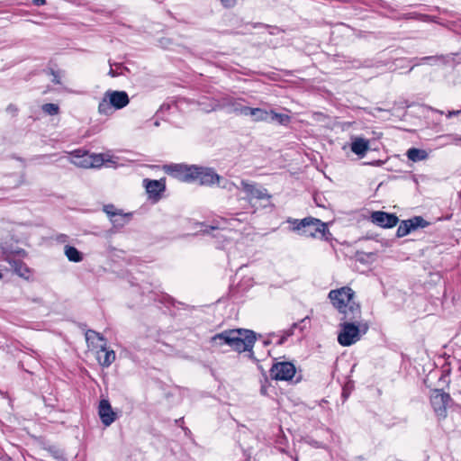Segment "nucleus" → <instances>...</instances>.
<instances>
[{
    "mask_svg": "<svg viewBox=\"0 0 461 461\" xmlns=\"http://www.w3.org/2000/svg\"><path fill=\"white\" fill-rule=\"evenodd\" d=\"M257 338V333L251 330L234 329L217 334L212 339L220 345H229L233 350L239 353L247 351L249 352V357L255 360L256 357L254 356L253 348Z\"/></svg>",
    "mask_w": 461,
    "mask_h": 461,
    "instance_id": "1",
    "label": "nucleus"
},
{
    "mask_svg": "<svg viewBox=\"0 0 461 461\" xmlns=\"http://www.w3.org/2000/svg\"><path fill=\"white\" fill-rule=\"evenodd\" d=\"M287 222L292 224L293 231L305 237L315 238L318 234L324 237L327 231V225L313 217H306L302 220L289 218Z\"/></svg>",
    "mask_w": 461,
    "mask_h": 461,
    "instance_id": "2",
    "label": "nucleus"
},
{
    "mask_svg": "<svg viewBox=\"0 0 461 461\" xmlns=\"http://www.w3.org/2000/svg\"><path fill=\"white\" fill-rule=\"evenodd\" d=\"M129 103L130 98L125 91L107 90L98 104V113L103 115H110L113 109H122Z\"/></svg>",
    "mask_w": 461,
    "mask_h": 461,
    "instance_id": "3",
    "label": "nucleus"
},
{
    "mask_svg": "<svg viewBox=\"0 0 461 461\" xmlns=\"http://www.w3.org/2000/svg\"><path fill=\"white\" fill-rule=\"evenodd\" d=\"M164 172L180 181L191 183L194 182V173L196 170V165H186L183 163L179 164H168L163 167Z\"/></svg>",
    "mask_w": 461,
    "mask_h": 461,
    "instance_id": "4",
    "label": "nucleus"
},
{
    "mask_svg": "<svg viewBox=\"0 0 461 461\" xmlns=\"http://www.w3.org/2000/svg\"><path fill=\"white\" fill-rule=\"evenodd\" d=\"M451 401L450 395L442 390H433L430 394V403L439 419L447 417V410Z\"/></svg>",
    "mask_w": 461,
    "mask_h": 461,
    "instance_id": "5",
    "label": "nucleus"
},
{
    "mask_svg": "<svg viewBox=\"0 0 461 461\" xmlns=\"http://www.w3.org/2000/svg\"><path fill=\"white\" fill-rule=\"evenodd\" d=\"M295 375V366L291 362H277L270 369V376L275 380L287 381Z\"/></svg>",
    "mask_w": 461,
    "mask_h": 461,
    "instance_id": "6",
    "label": "nucleus"
},
{
    "mask_svg": "<svg viewBox=\"0 0 461 461\" xmlns=\"http://www.w3.org/2000/svg\"><path fill=\"white\" fill-rule=\"evenodd\" d=\"M194 173V182L199 181L201 185L212 186L220 180V175L212 167L196 166Z\"/></svg>",
    "mask_w": 461,
    "mask_h": 461,
    "instance_id": "7",
    "label": "nucleus"
},
{
    "mask_svg": "<svg viewBox=\"0 0 461 461\" xmlns=\"http://www.w3.org/2000/svg\"><path fill=\"white\" fill-rule=\"evenodd\" d=\"M369 329V324L364 321L348 322V346L355 344Z\"/></svg>",
    "mask_w": 461,
    "mask_h": 461,
    "instance_id": "8",
    "label": "nucleus"
},
{
    "mask_svg": "<svg viewBox=\"0 0 461 461\" xmlns=\"http://www.w3.org/2000/svg\"><path fill=\"white\" fill-rule=\"evenodd\" d=\"M370 221L381 228L394 227L399 219L394 213H389L383 211H375L370 215Z\"/></svg>",
    "mask_w": 461,
    "mask_h": 461,
    "instance_id": "9",
    "label": "nucleus"
},
{
    "mask_svg": "<svg viewBox=\"0 0 461 461\" xmlns=\"http://www.w3.org/2000/svg\"><path fill=\"white\" fill-rule=\"evenodd\" d=\"M241 185L249 201L252 199L264 200L271 198L266 188L259 187L257 184H251L246 180H242Z\"/></svg>",
    "mask_w": 461,
    "mask_h": 461,
    "instance_id": "10",
    "label": "nucleus"
},
{
    "mask_svg": "<svg viewBox=\"0 0 461 461\" xmlns=\"http://www.w3.org/2000/svg\"><path fill=\"white\" fill-rule=\"evenodd\" d=\"M95 358L103 368H107L114 362L116 355L114 350L107 347V344L102 343L101 348L95 353Z\"/></svg>",
    "mask_w": 461,
    "mask_h": 461,
    "instance_id": "11",
    "label": "nucleus"
},
{
    "mask_svg": "<svg viewBox=\"0 0 461 461\" xmlns=\"http://www.w3.org/2000/svg\"><path fill=\"white\" fill-rule=\"evenodd\" d=\"M98 414L102 423L110 426L116 419V414L106 399H102L99 402Z\"/></svg>",
    "mask_w": 461,
    "mask_h": 461,
    "instance_id": "12",
    "label": "nucleus"
},
{
    "mask_svg": "<svg viewBox=\"0 0 461 461\" xmlns=\"http://www.w3.org/2000/svg\"><path fill=\"white\" fill-rule=\"evenodd\" d=\"M331 304L342 314L346 313V286L331 290L328 295Z\"/></svg>",
    "mask_w": 461,
    "mask_h": 461,
    "instance_id": "13",
    "label": "nucleus"
},
{
    "mask_svg": "<svg viewBox=\"0 0 461 461\" xmlns=\"http://www.w3.org/2000/svg\"><path fill=\"white\" fill-rule=\"evenodd\" d=\"M350 149L358 158H363L370 149V141L362 137L352 136Z\"/></svg>",
    "mask_w": 461,
    "mask_h": 461,
    "instance_id": "14",
    "label": "nucleus"
},
{
    "mask_svg": "<svg viewBox=\"0 0 461 461\" xmlns=\"http://www.w3.org/2000/svg\"><path fill=\"white\" fill-rule=\"evenodd\" d=\"M87 347L95 354L101 348L102 343L107 344V339L99 332L94 330H87L85 333Z\"/></svg>",
    "mask_w": 461,
    "mask_h": 461,
    "instance_id": "15",
    "label": "nucleus"
},
{
    "mask_svg": "<svg viewBox=\"0 0 461 461\" xmlns=\"http://www.w3.org/2000/svg\"><path fill=\"white\" fill-rule=\"evenodd\" d=\"M305 320L306 319H301L300 321L294 323L290 329L283 331V334L281 336L276 335L275 333L270 334V336L277 338V340L276 342V345H283L288 337L295 334V330H298L300 333L303 331V330L306 328Z\"/></svg>",
    "mask_w": 461,
    "mask_h": 461,
    "instance_id": "16",
    "label": "nucleus"
},
{
    "mask_svg": "<svg viewBox=\"0 0 461 461\" xmlns=\"http://www.w3.org/2000/svg\"><path fill=\"white\" fill-rule=\"evenodd\" d=\"M145 188L150 197H159L166 189L165 179L149 180L144 179Z\"/></svg>",
    "mask_w": 461,
    "mask_h": 461,
    "instance_id": "17",
    "label": "nucleus"
},
{
    "mask_svg": "<svg viewBox=\"0 0 461 461\" xmlns=\"http://www.w3.org/2000/svg\"><path fill=\"white\" fill-rule=\"evenodd\" d=\"M267 122H276L279 125L287 126L291 122V116L286 113H276L274 110L268 111Z\"/></svg>",
    "mask_w": 461,
    "mask_h": 461,
    "instance_id": "18",
    "label": "nucleus"
},
{
    "mask_svg": "<svg viewBox=\"0 0 461 461\" xmlns=\"http://www.w3.org/2000/svg\"><path fill=\"white\" fill-rule=\"evenodd\" d=\"M70 155V163L74 164L77 167H83V164L89 163V160L86 159V158L89 157V153L87 151L77 149L71 152Z\"/></svg>",
    "mask_w": 461,
    "mask_h": 461,
    "instance_id": "19",
    "label": "nucleus"
},
{
    "mask_svg": "<svg viewBox=\"0 0 461 461\" xmlns=\"http://www.w3.org/2000/svg\"><path fill=\"white\" fill-rule=\"evenodd\" d=\"M64 253L70 262L78 263L83 260V254L73 246L66 245Z\"/></svg>",
    "mask_w": 461,
    "mask_h": 461,
    "instance_id": "20",
    "label": "nucleus"
},
{
    "mask_svg": "<svg viewBox=\"0 0 461 461\" xmlns=\"http://www.w3.org/2000/svg\"><path fill=\"white\" fill-rule=\"evenodd\" d=\"M406 155L407 158L413 162L421 161L428 158V153L426 150L417 148L409 149Z\"/></svg>",
    "mask_w": 461,
    "mask_h": 461,
    "instance_id": "21",
    "label": "nucleus"
},
{
    "mask_svg": "<svg viewBox=\"0 0 461 461\" xmlns=\"http://www.w3.org/2000/svg\"><path fill=\"white\" fill-rule=\"evenodd\" d=\"M86 159L89 160V163L83 164V168L99 167L104 162V158L102 154H89V157L86 158Z\"/></svg>",
    "mask_w": 461,
    "mask_h": 461,
    "instance_id": "22",
    "label": "nucleus"
},
{
    "mask_svg": "<svg viewBox=\"0 0 461 461\" xmlns=\"http://www.w3.org/2000/svg\"><path fill=\"white\" fill-rule=\"evenodd\" d=\"M355 292L348 286V310L353 314L360 313V305L354 302Z\"/></svg>",
    "mask_w": 461,
    "mask_h": 461,
    "instance_id": "23",
    "label": "nucleus"
},
{
    "mask_svg": "<svg viewBox=\"0 0 461 461\" xmlns=\"http://www.w3.org/2000/svg\"><path fill=\"white\" fill-rule=\"evenodd\" d=\"M130 217V213H122V212L120 211L117 212L116 217H113L110 221L114 228H122L128 223Z\"/></svg>",
    "mask_w": 461,
    "mask_h": 461,
    "instance_id": "24",
    "label": "nucleus"
},
{
    "mask_svg": "<svg viewBox=\"0 0 461 461\" xmlns=\"http://www.w3.org/2000/svg\"><path fill=\"white\" fill-rule=\"evenodd\" d=\"M268 111L262 108H253L250 112V116L253 122H266L268 120Z\"/></svg>",
    "mask_w": 461,
    "mask_h": 461,
    "instance_id": "25",
    "label": "nucleus"
},
{
    "mask_svg": "<svg viewBox=\"0 0 461 461\" xmlns=\"http://www.w3.org/2000/svg\"><path fill=\"white\" fill-rule=\"evenodd\" d=\"M174 307L177 310L183 309L185 311V312H175L174 314H199L202 312L201 307L190 306L180 302H177L176 304L174 303Z\"/></svg>",
    "mask_w": 461,
    "mask_h": 461,
    "instance_id": "26",
    "label": "nucleus"
},
{
    "mask_svg": "<svg viewBox=\"0 0 461 461\" xmlns=\"http://www.w3.org/2000/svg\"><path fill=\"white\" fill-rule=\"evenodd\" d=\"M407 222H409V226L412 230H417L418 228H424L429 225V222L421 216H414L411 219L407 220Z\"/></svg>",
    "mask_w": 461,
    "mask_h": 461,
    "instance_id": "27",
    "label": "nucleus"
},
{
    "mask_svg": "<svg viewBox=\"0 0 461 461\" xmlns=\"http://www.w3.org/2000/svg\"><path fill=\"white\" fill-rule=\"evenodd\" d=\"M11 266L14 267L15 273H17L19 276H23L24 272H29L26 266L20 260H10L7 259Z\"/></svg>",
    "mask_w": 461,
    "mask_h": 461,
    "instance_id": "28",
    "label": "nucleus"
},
{
    "mask_svg": "<svg viewBox=\"0 0 461 461\" xmlns=\"http://www.w3.org/2000/svg\"><path fill=\"white\" fill-rule=\"evenodd\" d=\"M402 18L403 19H414V20H419V21H422V22H432L433 21L432 17H430L429 15L421 14H418V13L404 14L402 15Z\"/></svg>",
    "mask_w": 461,
    "mask_h": 461,
    "instance_id": "29",
    "label": "nucleus"
},
{
    "mask_svg": "<svg viewBox=\"0 0 461 461\" xmlns=\"http://www.w3.org/2000/svg\"><path fill=\"white\" fill-rule=\"evenodd\" d=\"M41 110L44 113L48 115H57L59 113V106L57 104H44L41 106Z\"/></svg>",
    "mask_w": 461,
    "mask_h": 461,
    "instance_id": "30",
    "label": "nucleus"
},
{
    "mask_svg": "<svg viewBox=\"0 0 461 461\" xmlns=\"http://www.w3.org/2000/svg\"><path fill=\"white\" fill-rule=\"evenodd\" d=\"M216 185L219 187L225 189L229 192H232L235 188H237V185H235V183L230 181L228 179H225L221 176H220V180L216 181Z\"/></svg>",
    "mask_w": 461,
    "mask_h": 461,
    "instance_id": "31",
    "label": "nucleus"
},
{
    "mask_svg": "<svg viewBox=\"0 0 461 461\" xmlns=\"http://www.w3.org/2000/svg\"><path fill=\"white\" fill-rule=\"evenodd\" d=\"M411 228L409 226V222L406 221H402L398 226L396 235L399 238L404 237L408 235L411 231Z\"/></svg>",
    "mask_w": 461,
    "mask_h": 461,
    "instance_id": "32",
    "label": "nucleus"
},
{
    "mask_svg": "<svg viewBox=\"0 0 461 461\" xmlns=\"http://www.w3.org/2000/svg\"><path fill=\"white\" fill-rule=\"evenodd\" d=\"M103 211L107 214V216L111 220L113 217H116L117 212H119L121 210L116 209L113 204H106L104 205Z\"/></svg>",
    "mask_w": 461,
    "mask_h": 461,
    "instance_id": "33",
    "label": "nucleus"
},
{
    "mask_svg": "<svg viewBox=\"0 0 461 461\" xmlns=\"http://www.w3.org/2000/svg\"><path fill=\"white\" fill-rule=\"evenodd\" d=\"M339 327H340V331L338 336V341L341 346L345 347L346 346V321H342L339 324Z\"/></svg>",
    "mask_w": 461,
    "mask_h": 461,
    "instance_id": "34",
    "label": "nucleus"
},
{
    "mask_svg": "<svg viewBox=\"0 0 461 461\" xmlns=\"http://www.w3.org/2000/svg\"><path fill=\"white\" fill-rule=\"evenodd\" d=\"M251 110H252V107H249V106H245V105H241V104H237L235 106V112H237L240 115H244V116H250Z\"/></svg>",
    "mask_w": 461,
    "mask_h": 461,
    "instance_id": "35",
    "label": "nucleus"
},
{
    "mask_svg": "<svg viewBox=\"0 0 461 461\" xmlns=\"http://www.w3.org/2000/svg\"><path fill=\"white\" fill-rule=\"evenodd\" d=\"M437 59H438L437 56H427V57H423L420 59L415 58L414 60H416L417 62L414 64V66L420 65V62L429 63L430 61H434Z\"/></svg>",
    "mask_w": 461,
    "mask_h": 461,
    "instance_id": "36",
    "label": "nucleus"
},
{
    "mask_svg": "<svg viewBox=\"0 0 461 461\" xmlns=\"http://www.w3.org/2000/svg\"><path fill=\"white\" fill-rule=\"evenodd\" d=\"M68 236L67 234H58L56 237H55V240L59 243H66L68 241Z\"/></svg>",
    "mask_w": 461,
    "mask_h": 461,
    "instance_id": "37",
    "label": "nucleus"
},
{
    "mask_svg": "<svg viewBox=\"0 0 461 461\" xmlns=\"http://www.w3.org/2000/svg\"><path fill=\"white\" fill-rule=\"evenodd\" d=\"M221 2L226 8H231L237 4V0H221Z\"/></svg>",
    "mask_w": 461,
    "mask_h": 461,
    "instance_id": "38",
    "label": "nucleus"
},
{
    "mask_svg": "<svg viewBox=\"0 0 461 461\" xmlns=\"http://www.w3.org/2000/svg\"><path fill=\"white\" fill-rule=\"evenodd\" d=\"M459 114H461V109L460 110H452V111H448V113H447V117L451 118L452 116H456Z\"/></svg>",
    "mask_w": 461,
    "mask_h": 461,
    "instance_id": "39",
    "label": "nucleus"
},
{
    "mask_svg": "<svg viewBox=\"0 0 461 461\" xmlns=\"http://www.w3.org/2000/svg\"><path fill=\"white\" fill-rule=\"evenodd\" d=\"M384 112L389 113L388 110H385V109H383V108H380V107H375L373 114L375 115L376 113H384Z\"/></svg>",
    "mask_w": 461,
    "mask_h": 461,
    "instance_id": "40",
    "label": "nucleus"
},
{
    "mask_svg": "<svg viewBox=\"0 0 461 461\" xmlns=\"http://www.w3.org/2000/svg\"><path fill=\"white\" fill-rule=\"evenodd\" d=\"M33 5L41 6L46 4V0H32Z\"/></svg>",
    "mask_w": 461,
    "mask_h": 461,
    "instance_id": "41",
    "label": "nucleus"
},
{
    "mask_svg": "<svg viewBox=\"0 0 461 461\" xmlns=\"http://www.w3.org/2000/svg\"><path fill=\"white\" fill-rule=\"evenodd\" d=\"M52 75H53V77H54V78H53V80H52V81H53L55 84H60V79H59V76H58L54 71H52Z\"/></svg>",
    "mask_w": 461,
    "mask_h": 461,
    "instance_id": "42",
    "label": "nucleus"
},
{
    "mask_svg": "<svg viewBox=\"0 0 461 461\" xmlns=\"http://www.w3.org/2000/svg\"><path fill=\"white\" fill-rule=\"evenodd\" d=\"M341 398L346 400V384L341 386Z\"/></svg>",
    "mask_w": 461,
    "mask_h": 461,
    "instance_id": "43",
    "label": "nucleus"
},
{
    "mask_svg": "<svg viewBox=\"0 0 461 461\" xmlns=\"http://www.w3.org/2000/svg\"><path fill=\"white\" fill-rule=\"evenodd\" d=\"M7 111L11 112V113H15L17 112V108L13 105V104H10L8 107H7Z\"/></svg>",
    "mask_w": 461,
    "mask_h": 461,
    "instance_id": "44",
    "label": "nucleus"
},
{
    "mask_svg": "<svg viewBox=\"0 0 461 461\" xmlns=\"http://www.w3.org/2000/svg\"><path fill=\"white\" fill-rule=\"evenodd\" d=\"M314 201L318 206L324 207V205L321 203V200H319V197L317 195L314 196Z\"/></svg>",
    "mask_w": 461,
    "mask_h": 461,
    "instance_id": "45",
    "label": "nucleus"
},
{
    "mask_svg": "<svg viewBox=\"0 0 461 461\" xmlns=\"http://www.w3.org/2000/svg\"><path fill=\"white\" fill-rule=\"evenodd\" d=\"M340 357H338L336 362H335V370H334V373L339 371V361H340Z\"/></svg>",
    "mask_w": 461,
    "mask_h": 461,
    "instance_id": "46",
    "label": "nucleus"
},
{
    "mask_svg": "<svg viewBox=\"0 0 461 461\" xmlns=\"http://www.w3.org/2000/svg\"><path fill=\"white\" fill-rule=\"evenodd\" d=\"M357 68V66L355 64V61H348V68Z\"/></svg>",
    "mask_w": 461,
    "mask_h": 461,
    "instance_id": "47",
    "label": "nucleus"
},
{
    "mask_svg": "<svg viewBox=\"0 0 461 461\" xmlns=\"http://www.w3.org/2000/svg\"><path fill=\"white\" fill-rule=\"evenodd\" d=\"M108 74H109L111 77H113L116 76V73L113 71V68H110V71H109V73H108Z\"/></svg>",
    "mask_w": 461,
    "mask_h": 461,
    "instance_id": "48",
    "label": "nucleus"
},
{
    "mask_svg": "<svg viewBox=\"0 0 461 461\" xmlns=\"http://www.w3.org/2000/svg\"><path fill=\"white\" fill-rule=\"evenodd\" d=\"M433 111H434L435 113H439V114H443V113H444V112H443V111H440V110H438V109H434Z\"/></svg>",
    "mask_w": 461,
    "mask_h": 461,
    "instance_id": "49",
    "label": "nucleus"
},
{
    "mask_svg": "<svg viewBox=\"0 0 461 461\" xmlns=\"http://www.w3.org/2000/svg\"><path fill=\"white\" fill-rule=\"evenodd\" d=\"M271 342H272V340L267 339V340H265V341H264V344H265V345H268V344H269V343H271Z\"/></svg>",
    "mask_w": 461,
    "mask_h": 461,
    "instance_id": "50",
    "label": "nucleus"
},
{
    "mask_svg": "<svg viewBox=\"0 0 461 461\" xmlns=\"http://www.w3.org/2000/svg\"><path fill=\"white\" fill-rule=\"evenodd\" d=\"M456 140H461V137L457 138Z\"/></svg>",
    "mask_w": 461,
    "mask_h": 461,
    "instance_id": "51",
    "label": "nucleus"
}]
</instances>
